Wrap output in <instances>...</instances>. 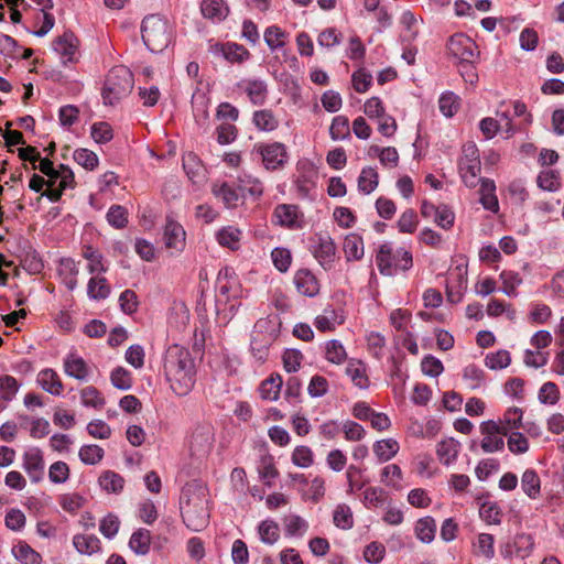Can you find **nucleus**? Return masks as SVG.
Masks as SVG:
<instances>
[{"mask_svg": "<svg viewBox=\"0 0 564 564\" xmlns=\"http://www.w3.org/2000/svg\"><path fill=\"white\" fill-rule=\"evenodd\" d=\"M164 373L176 395H187L195 384V362L188 349L171 345L164 355Z\"/></svg>", "mask_w": 564, "mask_h": 564, "instance_id": "1", "label": "nucleus"}, {"mask_svg": "<svg viewBox=\"0 0 564 564\" xmlns=\"http://www.w3.org/2000/svg\"><path fill=\"white\" fill-rule=\"evenodd\" d=\"M180 509L188 529L195 532L204 530L209 523L207 488L196 480L187 482L181 492Z\"/></svg>", "mask_w": 564, "mask_h": 564, "instance_id": "2", "label": "nucleus"}, {"mask_svg": "<svg viewBox=\"0 0 564 564\" xmlns=\"http://www.w3.org/2000/svg\"><path fill=\"white\" fill-rule=\"evenodd\" d=\"M141 33L144 45L153 53L164 51L171 42L170 24L159 14H151L143 19Z\"/></svg>", "mask_w": 564, "mask_h": 564, "instance_id": "3", "label": "nucleus"}, {"mask_svg": "<svg viewBox=\"0 0 564 564\" xmlns=\"http://www.w3.org/2000/svg\"><path fill=\"white\" fill-rule=\"evenodd\" d=\"M133 75L126 66L111 68L106 77L102 98L106 105H113L128 96L133 88Z\"/></svg>", "mask_w": 564, "mask_h": 564, "instance_id": "4", "label": "nucleus"}, {"mask_svg": "<svg viewBox=\"0 0 564 564\" xmlns=\"http://www.w3.org/2000/svg\"><path fill=\"white\" fill-rule=\"evenodd\" d=\"M376 263L381 274L393 276L412 267V253L403 248L393 250L389 243H384L377 252Z\"/></svg>", "mask_w": 564, "mask_h": 564, "instance_id": "5", "label": "nucleus"}, {"mask_svg": "<svg viewBox=\"0 0 564 564\" xmlns=\"http://www.w3.org/2000/svg\"><path fill=\"white\" fill-rule=\"evenodd\" d=\"M310 251L325 270L333 268L336 258V245L327 232H316L310 239Z\"/></svg>", "mask_w": 564, "mask_h": 564, "instance_id": "6", "label": "nucleus"}, {"mask_svg": "<svg viewBox=\"0 0 564 564\" xmlns=\"http://www.w3.org/2000/svg\"><path fill=\"white\" fill-rule=\"evenodd\" d=\"M449 56L459 64L474 63L478 57L476 43L467 35L458 33L449 37L447 42Z\"/></svg>", "mask_w": 564, "mask_h": 564, "instance_id": "7", "label": "nucleus"}, {"mask_svg": "<svg viewBox=\"0 0 564 564\" xmlns=\"http://www.w3.org/2000/svg\"><path fill=\"white\" fill-rule=\"evenodd\" d=\"M258 151L267 170L281 169L288 162V150L281 142L259 144Z\"/></svg>", "mask_w": 564, "mask_h": 564, "instance_id": "8", "label": "nucleus"}, {"mask_svg": "<svg viewBox=\"0 0 564 564\" xmlns=\"http://www.w3.org/2000/svg\"><path fill=\"white\" fill-rule=\"evenodd\" d=\"M79 41L73 32H64L53 42V50L61 56L63 65L77 62Z\"/></svg>", "mask_w": 564, "mask_h": 564, "instance_id": "9", "label": "nucleus"}, {"mask_svg": "<svg viewBox=\"0 0 564 564\" xmlns=\"http://www.w3.org/2000/svg\"><path fill=\"white\" fill-rule=\"evenodd\" d=\"M23 468L32 482H40L43 479L45 462L39 447H31L23 454Z\"/></svg>", "mask_w": 564, "mask_h": 564, "instance_id": "10", "label": "nucleus"}, {"mask_svg": "<svg viewBox=\"0 0 564 564\" xmlns=\"http://www.w3.org/2000/svg\"><path fill=\"white\" fill-rule=\"evenodd\" d=\"M302 213L296 205L281 204L278 205L273 213L274 224L286 228H300Z\"/></svg>", "mask_w": 564, "mask_h": 564, "instance_id": "11", "label": "nucleus"}, {"mask_svg": "<svg viewBox=\"0 0 564 564\" xmlns=\"http://www.w3.org/2000/svg\"><path fill=\"white\" fill-rule=\"evenodd\" d=\"M214 440L213 426L209 423L197 424L191 437V449L194 454H205Z\"/></svg>", "mask_w": 564, "mask_h": 564, "instance_id": "12", "label": "nucleus"}, {"mask_svg": "<svg viewBox=\"0 0 564 564\" xmlns=\"http://www.w3.org/2000/svg\"><path fill=\"white\" fill-rule=\"evenodd\" d=\"M280 319L278 316H267L259 318L254 326L252 334L263 339L267 343L273 344L280 332Z\"/></svg>", "mask_w": 564, "mask_h": 564, "instance_id": "13", "label": "nucleus"}, {"mask_svg": "<svg viewBox=\"0 0 564 564\" xmlns=\"http://www.w3.org/2000/svg\"><path fill=\"white\" fill-rule=\"evenodd\" d=\"M294 284L302 295L313 297L319 292V283L308 269H300L294 274Z\"/></svg>", "mask_w": 564, "mask_h": 564, "instance_id": "14", "label": "nucleus"}, {"mask_svg": "<svg viewBox=\"0 0 564 564\" xmlns=\"http://www.w3.org/2000/svg\"><path fill=\"white\" fill-rule=\"evenodd\" d=\"M185 230L178 223L167 218L164 227L165 246L169 249L182 251L185 247Z\"/></svg>", "mask_w": 564, "mask_h": 564, "instance_id": "15", "label": "nucleus"}, {"mask_svg": "<svg viewBox=\"0 0 564 564\" xmlns=\"http://www.w3.org/2000/svg\"><path fill=\"white\" fill-rule=\"evenodd\" d=\"M64 371L67 376L79 381H86L90 372L86 361L74 354L68 355L64 359Z\"/></svg>", "mask_w": 564, "mask_h": 564, "instance_id": "16", "label": "nucleus"}, {"mask_svg": "<svg viewBox=\"0 0 564 564\" xmlns=\"http://www.w3.org/2000/svg\"><path fill=\"white\" fill-rule=\"evenodd\" d=\"M36 380L43 390L53 395H59L63 392L64 387L59 376L51 368L41 370Z\"/></svg>", "mask_w": 564, "mask_h": 564, "instance_id": "17", "label": "nucleus"}, {"mask_svg": "<svg viewBox=\"0 0 564 564\" xmlns=\"http://www.w3.org/2000/svg\"><path fill=\"white\" fill-rule=\"evenodd\" d=\"M200 11L204 18L213 22H220L227 18L229 8L224 0H204L200 4Z\"/></svg>", "mask_w": 564, "mask_h": 564, "instance_id": "18", "label": "nucleus"}, {"mask_svg": "<svg viewBox=\"0 0 564 564\" xmlns=\"http://www.w3.org/2000/svg\"><path fill=\"white\" fill-rule=\"evenodd\" d=\"M343 250L347 261H358L364 257V240L358 234H348L343 243Z\"/></svg>", "mask_w": 564, "mask_h": 564, "instance_id": "19", "label": "nucleus"}, {"mask_svg": "<svg viewBox=\"0 0 564 564\" xmlns=\"http://www.w3.org/2000/svg\"><path fill=\"white\" fill-rule=\"evenodd\" d=\"M215 53L221 54L227 61L231 63H241L249 58L250 53L242 45L236 43L216 44L214 46Z\"/></svg>", "mask_w": 564, "mask_h": 564, "instance_id": "20", "label": "nucleus"}, {"mask_svg": "<svg viewBox=\"0 0 564 564\" xmlns=\"http://www.w3.org/2000/svg\"><path fill=\"white\" fill-rule=\"evenodd\" d=\"M73 545L80 554L91 555L100 551V540L94 534H76Z\"/></svg>", "mask_w": 564, "mask_h": 564, "instance_id": "21", "label": "nucleus"}, {"mask_svg": "<svg viewBox=\"0 0 564 564\" xmlns=\"http://www.w3.org/2000/svg\"><path fill=\"white\" fill-rule=\"evenodd\" d=\"M414 533L422 543H431L436 533L435 520L432 517L419 519L414 527Z\"/></svg>", "mask_w": 564, "mask_h": 564, "instance_id": "22", "label": "nucleus"}, {"mask_svg": "<svg viewBox=\"0 0 564 564\" xmlns=\"http://www.w3.org/2000/svg\"><path fill=\"white\" fill-rule=\"evenodd\" d=\"M151 533L147 529H139L132 533L129 546L138 555H145L150 551Z\"/></svg>", "mask_w": 564, "mask_h": 564, "instance_id": "23", "label": "nucleus"}, {"mask_svg": "<svg viewBox=\"0 0 564 564\" xmlns=\"http://www.w3.org/2000/svg\"><path fill=\"white\" fill-rule=\"evenodd\" d=\"M240 238L241 231L234 226L224 227L216 234L217 242L221 247H226L231 250H237L239 248Z\"/></svg>", "mask_w": 564, "mask_h": 564, "instance_id": "24", "label": "nucleus"}, {"mask_svg": "<svg viewBox=\"0 0 564 564\" xmlns=\"http://www.w3.org/2000/svg\"><path fill=\"white\" fill-rule=\"evenodd\" d=\"M213 194L219 199H221L225 206L228 208L236 207L240 198V195L237 192V189L232 185H229L228 183H223L220 185L214 184Z\"/></svg>", "mask_w": 564, "mask_h": 564, "instance_id": "25", "label": "nucleus"}, {"mask_svg": "<svg viewBox=\"0 0 564 564\" xmlns=\"http://www.w3.org/2000/svg\"><path fill=\"white\" fill-rule=\"evenodd\" d=\"M13 556L23 564H41L42 556L28 543L19 542L12 547Z\"/></svg>", "mask_w": 564, "mask_h": 564, "instance_id": "26", "label": "nucleus"}, {"mask_svg": "<svg viewBox=\"0 0 564 564\" xmlns=\"http://www.w3.org/2000/svg\"><path fill=\"white\" fill-rule=\"evenodd\" d=\"M245 90L250 101L254 105H262L268 95L267 84L260 79H250L245 82Z\"/></svg>", "mask_w": 564, "mask_h": 564, "instance_id": "27", "label": "nucleus"}, {"mask_svg": "<svg viewBox=\"0 0 564 564\" xmlns=\"http://www.w3.org/2000/svg\"><path fill=\"white\" fill-rule=\"evenodd\" d=\"M237 284L236 274L232 269L224 268L218 272L216 290L220 295L230 297L234 286Z\"/></svg>", "mask_w": 564, "mask_h": 564, "instance_id": "28", "label": "nucleus"}, {"mask_svg": "<svg viewBox=\"0 0 564 564\" xmlns=\"http://www.w3.org/2000/svg\"><path fill=\"white\" fill-rule=\"evenodd\" d=\"M521 487L524 494L531 499H536L540 496L541 481L534 469H527L523 473Z\"/></svg>", "mask_w": 564, "mask_h": 564, "instance_id": "29", "label": "nucleus"}, {"mask_svg": "<svg viewBox=\"0 0 564 564\" xmlns=\"http://www.w3.org/2000/svg\"><path fill=\"white\" fill-rule=\"evenodd\" d=\"M110 294V286L104 276H93L87 284V295L91 300H104Z\"/></svg>", "mask_w": 564, "mask_h": 564, "instance_id": "30", "label": "nucleus"}, {"mask_svg": "<svg viewBox=\"0 0 564 564\" xmlns=\"http://www.w3.org/2000/svg\"><path fill=\"white\" fill-rule=\"evenodd\" d=\"M346 373L356 387L360 389H366L368 387L369 380L366 375L365 365L361 361H349L346 367Z\"/></svg>", "mask_w": 564, "mask_h": 564, "instance_id": "31", "label": "nucleus"}, {"mask_svg": "<svg viewBox=\"0 0 564 564\" xmlns=\"http://www.w3.org/2000/svg\"><path fill=\"white\" fill-rule=\"evenodd\" d=\"M399 451V443L393 438H386L373 444V453L380 462H388Z\"/></svg>", "mask_w": 564, "mask_h": 564, "instance_id": "32", "label": "nucleus"}, {"mask_svg": "<svg viewBox=\"0 0 564 564\" xmlns=\"http://www.w3.org/2000/svg\"><path fill=\"white\" fill-rule=\"evenodd\" d=\"M100 487L107 492L119 494L124 486V479L112 470H106L99 477Z\"/></svg>", "mask_w": 564, "mask_h": 564, "instance_id": "33", "label": "nucleus"}, {"mask_svg": "<svg viewBox=\"0 0 564 564\" xmlns=\"http://www.w3.org/2000/svg\"><path fill=\"white\" fill-rule=\"evenodd\" d=\"M481 171L479 163H459V174L466 186L474 188L476 187L481 177H479Z\"/></svg>", "mask_w": 564, "mask_h": 564, "instance_id": "34", "label": "nucleus"}, {"mask_svg": "<svg viewBox=\"0 0 564 564\" xmlns=\"http://www.w3.org/2000/svg\"><path fill=\"white\" fill-rule=\"evenodd\" d=\"M282 378L276 376H270L268 379L262 381L260 386V395L264 400L275 401L279 398L280 390L282 387Z\"/></svg>", "mask_w": 564, "mask_h": 564, "instance_id": "35", "label": "nucleus"}, {"mask_svg": "<svg viewBox=\"0 0 564 564\" xmlns=\"http://www.w3.org/2000/svg\"><path fill=\"white\" fill-rule=\"evenodd\" d=\"M494 544V535L489 533L478 534L476 542L473 544L475 555L484 556L487 560L492 558L495 555Z\"/></svg>", "mask_w": 564, "mask_h": 564, "instance_id": "36", "label": "nucleus"}, {"mask_svg": "<svg viewBox=\"0 0 564 564\" xmlns=\"http://www.w3.org/2000/svg\"><path fill=\"white\" fill-rule=\"evenodd\" d=\"M459 444L455 442L453 438L442 441L437 444V456L440 460L445 464L449 465L453 463L457 455H458Z\"/></svg>", "mask_w": 564, "mask_h": 564, "instance_id": "37", "label": "nucleus"}, {"mask_svg": "<svg viewBox=\"0 0 564 564\" xmlns=\"http://www.w3.org/2000/svg\"><path fill=\"white\" fill-rule=\"evenodd\" d=\"M252 121L259 130L267 132L275 130L279 126L278 119L274 117L272 111L268 109L256 111L253 113Z\"/></svg>", "mask_w": 564, "mask_h": 564, "instance_id": "38", "label": "nucleus"}, {"mask_svg": "<svg viewBox=\"0 0 564 564\" xmlns=\"http://www.w3.org/2000/svg\"><path fill=\"white\" fill-rule=\"evenodd\" d=\"M83 257L89 261L87 270L90 274L102 273L107 268L102 263V256L91 246H84Z\"/></svg>", "mask_w": 564, "mask_h": 564, "instance_id": "39", "label": "nucleus"}, {"mask_svg": "<svg viewBox=\"0 0 564 564\" xmlns=\"http://www.w3.org/2000/svg\"><path fill=\"white\" fill-rule=\"evenodd\" d=\"M20 384L17 379L9 375H3L0 377V399L4 402L12 401L18 391Z\"/></svg>", "mask_w": 564, "mask_h": 564, "instance_id": "40", "label": "nucleus"}, {"mask_svg": "<svg viewBox=\"0 0 564 564\" xmlns=\"http://www.w3.org/2000/svg\"><path fill=\"white\" fill-rule=\"evenodd\" d=\"M260 539L265 544H274L280 538V530L273 520H264L258 528Z\"/></svg>", "mask_w": 564, "mask_h": 564, "instance_id": "41", "label": "nucleus"}, {"mask_svg": "<svg viewBox=\"0 0 564 564\" xmlns=\"http://www.w3.org/2000/svg\"><path fill=\"white\" fill-rule=\"evenodd\" d=\"M260 479L267 485L271 486L273 480L278 477L279 471L274 466L272 456H263L258 466Z\"/></svg>", "mask_w": 564, "mask_h": 564, "instance_id": "42", "label": "nucleus"}, {"mask_svg": "<svg viewBox=\"0 0 564 564\" xmlns=\"http://www.w3.org/2000/svg\"><path fill=\"white\" fill-rule=\"evenodd\" d=\"M378 185V173L372 167L362 169L358 177V189L365 194H370Z\"/></svg>", "mask_w": 564, "mask_h": 564, "instance_id": "43", "label": "nucleus"}, {"mask_svg": "<svg viewBox=\"0 0 564 564\" xmlns=\"http://www.w3.org/2000/svg\"><path fill=\"white\" fill-rule=\"evenodd\" d=\"M106 217L109 225L116 229H122L128 224V210L121 205H112Z\"/></svg>", "mask_w": 564, "mask_h": 564, "instance_id": "44", "label": "nucleus"}, {"mask_svg": "<svg viewBox=\"0 0 564 564\" xmlns=\"http://www.w3.org/2000/svg\"><path fill=\"white\" fill-rule=\"evenodd\" d=\"M343 321L338 319V315L334 310H325L322 315L315 318V327L321 332H330L335 329L336 325L341 324Z\"/></svg>", "mask_w": 564, "mask_h": 564, "instance_id": "45", "label": "nucleus"}, {"mask_svg": "<svg viewBox=\"0 0 564 564\" xmlns=\"http://www.w3.org/2000/svg\"><path fill=\"white\" fill-rule=\"evenodd\" d=\"M285 533L290 536H302L308 529V523L300 516L291 514L285 518Z\"/></svg>", "mask_w": 564, "mask_h": 564, "instance_id": "46", "label": "nucleus"}, {"mask_svg": "<svg viewBox=\"0 0 564 564\" xmlns=\"http://www.w3.org/2000/svg\"><path fill=\"white\" fill-rule=\"evenodd\" d=\"M510 362V352L505 349L488 354L485 358V365L492 370L507 368Z\"/></svg>", "mask_w": 564, "mask_h": 564, "instance_id": "47", "label": "nucleus"}, {"mask_svg": "<svg viewBox=\"0 0 564 564\" xmlns=\"http://www.w3.org/2000/svg\"><path fill=\"white\" fill-rule=\"evenodd\" d=\"M82 403L85 406L100 409L105 404L101 393L93 386H88L80 391Z\"/></svg>", "mask_w": 564, "mask_h": 564, "instance_id": "48", "label": "nucleus"}, {"mask_svg": "<svg viewBox=\"0 0 564 564\" xmlns=\"http://www.w3.org/2000/svg\"><path fill=\"white\" fill-rule=\"evenodd\" d=\"M333 521L339 529L347 530L352 528L354 519L350 508L345 505L338 506L333 513Z\"/></svg>", "mask_w": 564, "mask_h": 564, "instance_id": "49", "label": "nucleus"}, {"mask_svg": "<svg viewBox=\"0 0 564 564\" xmlns=\"http://www.w3.org/2000/svg\"><path fill=\"white\" fill-rule=\"evenodd\" d=\"M500 279L502 281L501 291L508 296H516V290L522 283V279L520 278L519 273L513 271H502Z\"/></svg>", "mask_w": 564, "mask_h": 564, "instance_id": "50", "label": "nucleus"}, {"mask_svg": "<svg viewBox=\"0 0 564 564\" xmlns=\"http://www.w3.org/2000/svg\"><path fill=\"white\" fill-rule=\"evenodd\" d=\"M325 357L329 362L339 365L346 360L347 354L341 343L333 339L326 344Z\"/></svg>", "mask_w": 564, "mask_h": 564, "instance_id": "51", "label": "nucleus"}, {"mask_svg": "<svg viewBox=\"0 0 564 564\" xmlns=\"http://www.w3.org/2000/svg\"><path fill=\"white\" fill-rule=\"evenodd\" d=\"M104 457V449L98 445H84L79 449V458L88 465L98 464Z\"/></svg>", "mask_w": 564, "mask_h": 564, "instance_id": "52", "label": "nucleus"}, {"mask_svg": "<svg viewBox=\"0 0 564 564\" xmlns=\"http://www.w3.org/2000/svg\"><path fill=\"white\" fill-rule=\"evenodd\" d=\"M417 224L416 213L413 209H406L401 214L397 226L400 232L412 234L416 230Z\"/></svg>", "mask_w": 564, "mask_h": 564, "instance_id": "53", "label": "nucleus"}, {"mask_svg": "<svg viewBox=\"0 0 564 564\" xmlns=\"http://www.w3.org/2000/svg\"><path fill=\"white\" fill-rule=\"evenodd\" d=\"M74 160L76 163L89 171L95 170L99 162L97 154L87 149H77L74 152Z\"/></svg>", "mask_w": 564, "mask_h": 564, "instance_id": "54", "label": "nucleus"}, {"mask_svg": "<svg viewBox=\"0 0 564 564\" xmlns=\"http://www.w3.org/2000/svg\"><path fill=\"white\" fill-rule=\"evenodd\" d=\"M333 140H343L349 135V121L345 116H336L329 128Z\"/></svg>", "mask_w": 564, "mask_h": 564, "instance_id": "55", "label": "nucleus"}, {"mask_svg": "<svg viewBox=\"0 0 564 564\" xmlns=\"http://www.w3.org/2000/svg\"><path fill=\"white\" fill-rule=\"evenodd\" d=\"M119 528L120 520L113 513H108L106 517H104L99 524L100 533L107 539L113 538L118 533Z\"/></svg>", "mask_w": 564, "mask_h": 564, "instance_id": "56", "label": "nucleus"}, {"mask_svg": "<svg viewBox=\"0 0 564 564\" xmlns=\"http://www.w3.org/2000/svg\"><path fill=\"white\" fill-rule=\"evenodd\" d=\"M69 477V467L64 462H55L50 466L48 478L53 484H64Z\"/></svg>", "mask_w": 564, "mask_h": 564, "instance_id": "57", "label": "nucleus"}, {"mask_svg": "<svg viewBox=\"0 0 564 564\" xmlns=\"http://www.w3.org/2000/svg\"><path fill=\"white\" fill-rule=\"evenodd\" d=\"M438 106L445 117H453L458 110V97L453 93L443 94L438 100Z\"/></svg>", "mask_w": 564, "mask_h": 564, "instance_id": "58", "label": "nucleus"}, {"mask_svg": "<svg viewBox=\"0 0 564 564\" xmlns=\"http://www.w3.org/2000/svg\"><path fill=\"white\" fill-rule=\"evenodd\" d=\"M292 463L301 468H307L313 464V453L307 446H296L292 453Z\"/></svg>", "mask_w": 564, "mask_h": 564, "instance_id": "59", "label": "nucleus"}, {"mask_svg": "<svg viewBox=\"0 0 564 564\" xmlns=\"http://www.w3.org/2000/svg\"><path fill=\"white\" fill-rule=\"evenodd\" d=\"M285 33L275 25L269 26L264 32V41L271 50H276L284 45Z\"/></svg>", "mask_w": 564, "mask_h": 564, "instance_id": "60", "label": "nucleus"}, {"mask_svg": "<svg viewBox=\"0 0 564 564\" xmlns=\"http://www.w3.org/2000/svg\"><path fill=\"white\" fill-rule=\"evenodd\" d=\"M386 554V547L382 543L371 542L365 547L364 557L365 561L370 564L380 563Z\"/></svg>", "mask_w": 564, "mask_h": 564, "instance_id": "61", "label": "nucleus"}, {"mask_svg": "<svg viewBox=\"0 0 564 564\" xmlns=\"http://www.w3.org/2000/svg\"><path fill=\"white\" fill-rule=\"evenodd\" d=\"M110 379L113 387L120 390H129L132 386L130 372L122 367L113 369Z\"/></svg>", "mask_w": 564, "mask_h": 564, "instance_id": "62", "label": "nucleus"}, {"mask_svg": "<svg viewBox=\"0 0 564 564\" xmlns=\"http://www.w3.org/2000/svg\"><path fill=\"white\" fill-rule=\"evenodd\" d=\"M560 391L554 382H545L539 391V400L544 404H555L558 401Z\"/></svg>", "mask_w": 564, "mask_h": 564, "instance_id": "63", "label": "nucleus"}, {"mask_svg": "<svg viewBox=\"0 0 564 564\" xmlns=\"http://www.w3.org/2000/svg\"><path fill=\"white\" fill-rule=\"evenodd\" d=\"M91 137L97 143H106L113 137L112 129L107 122H96L91 126Z\"/></svg>", "mask_w": 564, "mask_h": 564, "instance_id": "64", "label": "nucleus"}]
</instances>
